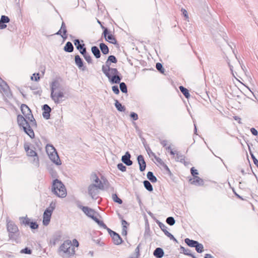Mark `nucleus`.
I'll return each instance as SVG.
<instances>
[{
    "label": "nucleus",
    "instance_id": "42",
    "mask_svg": "<svg viewBox=\"0 0 258 258\" xmlns=\"http://www.w3.org/2000/svg\"><path fill=\"white\" fill-rule=\"evenodd\" d=\"M31 252H32L31 250L29 249L27 247H26L24 249H23L21 250V253H22L31 254Z\"/></svg>",
    "mask_w": 258,
    "mask_h": 258
},
{
    "label": "nucleus",
    "instance_id": "19",
    "mask_svg": "<svg viewBox=\"0 0 258 258\" xmlns=\"http://www.w3.org/2000/svg\"><path fill=\"white\" fill-rule=\"evenodd\" d=\"M67 28L63 22L61 24L60 30L56 33V34L60 35L62 37H66Z\"/></svg>",
    "mask_w": 258,
    "mask_h": 258
},
{
    "label": "nucleus",
    "instance_id": "51",
    "mask_svg": "<svg viewBox=\"0 0 258 258\" xmlns=\"http://www.w3.org/2000/svg\"><path fill=\"white\" fill-rule=\"evenodd\" d=\"M250 131L252 135H253L254 136L257 135V131L254 128H251L250 129Z\"/></svg>",
    "mask_w": 258,
    "mask_h": 258
},
{
    "label": "nucleus",
    "instance_id": "8",
    "mask_svg": "<svg viewBox=\"0 0 258 258\" xmlns=\"http://www.w3.org/2000/svg\"><path fill=\"white\" fill-rule=\"evenodd\" d=\"M19 220L21 225L29 226L32 229H36L38 228L37 222L31 221L27 216L20 217Z\"/></svg>",
    "mask_w": 258,
    "mask_h": 258
},
{
    "label": "nucleus",
    "instance_id": "47",
    "mask_svg": "<svg viewBox=\"0 0 258 258\" xmlns=\"http://www.w3.org/2000/svg\"><path fill=\"white\" fill-rule=\"evenodd\" d=\"M190 171H191V174L194 176H195V177L197 176V175L198 174V172L197 170L195 169L194 168L192 167V168H191Z\"/></svg>",
    "mask_w": 258,
    "mask_h": 258
},
{
    "label": "nucleus",
    "instance_id": "33",
    "mask_svg": "<svg viewBox=\"0 0 258 258\" xmlns=\"http://www.w3.org/2000/svg\"><path fill=\"white\" fill-rule=\"evenodd\" d=\"M144 185L145 188L149 191H152L153 190V187L150 182L148 180L144 181Z\"/></svg>",
    "mask_w": 258,
    "mask_h": 258
},
{
    "label": "nucleus",
    "instance_id": "53",
    "mask_svg": "<svg viewBox=\"0 0 258 258\" xmlns=\"http://www.w3.org/2000/svg\"><path fill=\"white\" fill-rule=\"evenodd\" d=\"M234 119L236 120L239 123H241V118L238 116H234Z\"/></svg>",
    "mask_w": 258,
    "mask_h": 258
},
{
    "label": "nucleus",
    "instance_id": "3",
    "mask_svg": "<svg viewBox=\"0 0 258 258\" xmlns=\"http://www.w3.org/2000/svg\"><path fill=\"white\" fill-rule=\"evenodd\" d=\"M52 189L54 194L58 197L64 198L67 196V190L64 185L58 179L53 181Z\"/></svg>",
    "mask_w": 258,
    "mask_h": 258
},
{
    "label": "nucleus",
    "instance_id": "24",
    "mask_svg": "<svg viewBox=\"0 0 258 258\" xmlns=\"http://www.w3.org/2000/svg\"><path fill=\"white\" fill-rule=\"evenodd\" d=\"M100 48L102 52L104 54H107L109 52V49L107 46L104 43L100 44Z\"/></svg>",
    "mask_w": 258,
    "mask_h": 258
},
{
    "label": "nucleus",
    "instance_id": "43",
    "mask_svg": "<svg viewBox=\"0 0 258 258\" xmlns=\"http://www.w3.org/2000/svg\"><path fill=\"white\" fill-rule=\"evenodd\" d=\"M40 79V77H39V74L38 73V74H34L33 75V76L31 77V80H34L35 81H37L39 80Z\"/></svg>",
    "mask_w": 258,
    "mask_h": 258
},
{
    "label": "nucleus",
    "instance_id": "44",
    "mask_svg": "<svg viewBox=\"0 0 258 258\" xmlns=\"http://www.w3.org/2000/svg\"><path fill=\"white\" fill-rule=\"evenodd\" d=\"M117 167L121 171H125L126 170V167L122 163L118 164Z\"/></svg>",
    "mask_w": 258,
    "mask_h": 258
},
{
    "label": "nucleus",
    "instance_id": "31",
    "mask_svg": "<svg viewBox=\"0 0 258 258\" xmlns=\"http://www.w3.org/2000/svg\"><path fill=\"white\" fill-rule=\"evenodd\" d=\"M82 54L83 55L85 60L89 63H92V58H91L90 55L88 53H87L86 51H85V53L83 52V54Z\"/></svg>",
    "mask_w": 258,
    "mask_h": 258
},
{
    "label": "nucleus",
    "instance_id": "58",
    "mask_svg": "<svg viewBox=\"0 0 258 258\" xmlns=\"http://www.w3.org/2000/svg\"><path fill=\"white\" fill-rule=\"evenodd\" d=\"M170 153L171 155H174L175 154V152L172 151V150H171V151H170Z\"/></svg>",
    "mask_w": 258,
    "mask_h": 258
},
{
    "label": "nucleus",
    "instance_id": "13",
    "mask_svg": "<svg viewBox=\"0 0 258 258\" xmlns=\"http://www.w3.org/2000/svg\"><path fill=\"white\" fill-rule=\"evenodd\" d=\"M25 149L27 152V154L28 156L30 157H34V161H36L37 164H38V157L37 156V153L35 151L32 150V149H30L29 146H25Z\"/></svg>",
    "mask_w": 258,
    "mask_h": 258
},
{
    "label": "nucleus",
    "instance_id": "14",
    "mask_svg": "<svg viewBox=\"0 0 258 258\" xmlns=\"http://www.w3.org/2000/svg\"><path fill=\"white\" fill-rule=\"evenodd\" d=\"M91 177L92 180L95 182L94 185H96L98 188L102 189L103 188V185L102 183L100 180L96 173L92 174Z\"/></svg>",
    "mask_w": 258,
    "mask_h": 258
},
{
    "label": "nucleus",
    "instance_id": "26",
    "mask_svg": "<svg viewBox=\"0 0 258 258\" xmlns=\"http://www.w3.org/2000/svg\"><path fill=\"white\" fill-rule=\"evenodd\" d=\"M180 91L182 93V94L184 95L186 98L188 99L190 97V95L188 92V90L184 88V87L181 86L179 87Z\"/></svg>",
    "mask_w": 258,
    "mask_h": 258
},
{
    "label": "nucleus",
    "instance_id": "45",
    "mask_svg": "<svg viewBox=\"0 0 258 258\" xmlns=\"http://www.w3.org/2000/svg\"><path fill=\"white\" fill-rule=\"evenodd\" d=\"M130 116L134 120H137L138 119V114L135 112H132Z\"/></svg>",
    "mask_w": 258,
    "mask_h": 258
},
{
    "label": "nucleus",
    "instance_id": "28",
    "mask_svg": "<svg viewBox=\"0 0 258 258\" xmlns=\"http://www.w3.org/2000/svg\"><path fill=\"white\" fill-rule=\"evenodd\" d=\"M8 88L7 83L0 78V91L4 92L7 90Z\"/></svg>",
    "mask_w": 258,
    "mask_h": 258
},
{
    "label": "nucleus",
    "instance_id": "50",
    "mask_svg": "<svg viewBox=\"0 0 258 258\" xmlns=\"http://www.w3.org/2000/svg\"><path fill=\"white\" fill-rule=\"evenodd\" d=\"M252 158L254 164L256 165V166L258 168V160L256 159V158L252 155Z\"/></svg>",
    "mask_w": 258,
    "mask_h": 258
},
{
    "label": "nucleus",
    "instance_id": "25",
    "mask_svg": "<svg viewBox=\"0 0 258 258\" xmlns=\"http://www.w3.org/2000/svg\"><path fill=\"white\" fill-rule=\"evenodd\" d=\"M64 50L67 52H72L74 50V47L72 43L70 42H68L64 47Z\"/></svg>",
    "mask_w": 258,
    "mask_h": 258
},
{
    "label": "nucleus",
    "instance_id": "17",
    "mask_svg": "<svg viewBox=\"0 0 258 258\" xmlns=\"http://www.w3.org/2000/svg\"><path fill=\"white\" fill-rule=\"evenodd\" d=\"M131 155L127 152L125 153V154L122 157V162L125 164L126 165L130 166L133 163L132 161L130 160Z\"/></svg>",
    "mask_w": 258,
    "mask_h": 258
},
{
    "label": "nucleus",
    "instance_id": "30",
    "mask_svg": "<svg viewBox=\"0 0 258 258\" xmlns=\"http://www.w3.org/2000/svg\"><path fill=\"white\" fill-rule=\"evenodd\" d=\"M109 79L112 83H119L120 81V78L117 74L114 75Z\"/></svg>",
    "mask_w": 258,
    "mask_h": 258
},
{
    "label": "nucleus",
    "instance_id": "7",
    "mask_svg": "<svg viewBox=\"0 0 258 258\" xmlns=\"http://www.w3.org/2000/svg\"><path fill=\"white\" fill-rule=\"evenodd\" d=\"M7 229L9 232V237L13 239L16 235L19 233V229L17 225L12 221H7Z\"/></svg>",
    "mask_w": 258,
    "mask_h": 258
},
{
    "label": "nucleus",
    "instance_id": "23",
    "mask_svg": "<svg viewBox=\"0 0 258 258\" xmlns=\"http://www.w3.org/2000/svg\"><path fill=\"white\" fill-rule=\"evenodd\" d=\"M91 51L94 54V55L97 58H98L100 57V52L99 49L97 46H93L91 48Z\"/></svg>",
    "mask_w": 258,
    "mask_h": 258
},
{
    "label": "nucleus",
    "instance_id": "29",
    "mask_svg": "<svg viewBox=\"0 0 258 258\" xmlns=\"http://www.w3.org/2000/svg\"><path fill=\"white\" fill-rule=\"evenodd\" d=\"M147 178L152 182H155L157 181L156 177L154 175L153 173L149 171L147 173Z\"/></svg>",
    "mask_w": 258,
    "mask_h": 258
},
{
    "label": "nucleus",
    "instance_id": "48",
    "mask_svg": "<svg viewBox=\"0 0 258 258\" xmlns=\"http://www.w3.org/2000/svg\"><path fill=\"white\" fill-rule=\"evenodd\" d=\"M121 224H122V226H123V230H125V229H126V228L127 225H128V223H127V222L126 221H125V220H122V221H121Z\"/></svg>",
    "mask_w": 258,
    "mask_h": 258
},
{
    "label": "nucleus",
    "instance_id": "27",
    "mask_svg": "<svg viewBox=\"0 0 258 258\" xmlns=\"http://www.w3.org/2000/svg\"><path fill=\"white\" fill-rule=\"evenodd\" d=\"M185 242L190 247H195L196 245L198 244V241L191 240L189 238H186L185 239Z\"/></svg>",
    "mask_w": 258,
    "mask_h": 258
},
{
    "label": "nucleus",
    "instance_id": "22",
    "mask_svg": "<svg viewBox=\"0 0 258 258\" xmlns=\"http://www.w3.org/2000/svg\"><path fill=\"white\" fill-rule=\"evenodd\" d=\"M75 60L76 65L79 68L81 69L83 67V62L79 55H77L75 57Z\"/></svg>",
    "mask_w": 258,
    "mask_h": 258
},
{
    "label": "nucleus",
    "instance_id": "35",
    "mask_svg": "<svg viewBox=\"0 0 258 258\" xmlns=\"http://www.w3.org/2000/svg\"><path fill=\"white\" fill-rule=\"evenodd\" d=\"M163 227L162 228L161 226V229H162V230L164 232L165 234H166V235H167L168 237H169V238H170L171 239H173L174 238V236L170 233H169L167 230V227L165 226V225H163Z\"/></svg>",
    "mask_w": 258,
    "mask_h": 258
},
{
    "label": "nucleus",
    "instance_id": "52",
    "mask_svg": "<svg viewBox=\"0 0 258 258\" xmlns=\"http://www.w3.org/2000/svg\"><path fill=\"white\" fill-rule=\"evenodd\" d=\"M155 159L157 162H158L160 164H162L163 163L162 160L157 156H156V158H155Z\"/></svg>",
    "mask_w": 258,
    "mask_h": 258
},
{
    "label": "nucleus",
    "instance_id": "38",
    "mask_svg": "<svg viewBox=\"0 0 258 258\" xmlns=\"http://www.w3.org/2000/svg\"><path fill=\"white\" fill-rule=\"evenodd\" d=\"M120 89L123 93H126L127 91V87L124 83H121L120 84Z\"/></svg>",
    "mask_w": 258,
    "mask_h": 258
},
{
    "label": "nucleus",
    "instance_id": "5",
    "mask_svg": "<svg viewBox=\"0 0 258 258\" xmlns=\"http://www.w3.org/2000/svg\"><path fill=\"white\" fill-rule=\"evenodd\" d=\"M46 151L52 161L57 165L61 164V162L57 152L52 145H47L46 146Z\"/></svg>",
    "mask_w": 258,
    "mask_h": 258
},
{
    "label": "nucleus",
    "instance_id": "49",
    "mask_svg": "<svg viewBox=\"0 0 258 258\" xmlns=\"http://www.w3.org/2000/svg\"><path fill=\"white\" fill-rule=\"evenodd\" d=\"M181 11L182 12L183 15L185 17V18L186 19H188V15H187V11L185 9H181Z\"/></svg>",
    "mask_w": 258,
    "mask_h": 258
},
{
    "label": "nucleus",
    "instance_id": "15",
    "mask_svg": "<svg viewBox=\"0 0 258 258\" xmlns=\"http://www.w3.org/2000/svg\"><path fill=\"white\" fill-rule=\"evenodd\" d=\"M74 44L81 54H83V52L85 53V51H86V49L85 47V44L84 43H81L79 40H75Z\"/></svg>",
    "mask_w": 258,
    "mask_h": 258
},
{
    "label": "nucleus",
    "instance_id": "20",
    "mask_svg": "<svg viewBox=\"0 0 258 258\" xmlns=\"http://www.w3.org/2000/svg\"><path fill=\"white\" fill-rule=\"evenodd\" d=\"M98 187L95 185H91L89 187V193L91 196V197L93 198L94 196H96L97 194V188Z\"/></svg>",
    "mask_w": 258,
    "mask_h": 258
},
{
    "label": "nucleus",
    "instance_id": "1",
    "mask_svg": "<svg viewBox=\"0 0 258 258\" xmlns=\"http://www.w3.org/2000/svg\"><path fill=\"white\" fill-rule=\"evenodd\" d=\"M21 110L23 115L19 114L17 119L18 125L22 127L26 134L31 139L35 137V134L32 129L36 127L37 123L29 107L26 104H22Z\"/></svg>",
    "mask_w": 258,
    "mask_h": 258
},
{
    "label": "nucleus",
    "instance_id": "61",
    "mask_svg": "<svg viewBox=\"0 0 258 258\" xmlns=\"http://www.w3.org/2000/svg\"><path fill=\"white\" fill-rule=\"evenodd\" d=\"M1 25H5V23H1Z\"/></svg>",
    "mask_w": 258,
    "mask_h": 258
},
{
    "label": "nucleus",
    "instance_id": "41",
    "mask_svg": "<svg viewBox=\"0 0 258 258\" xmlns=\"http://www.w3.org/2000/svg\"><path fill=\"white\" fill-rule=\"evenodd\" d=\"M156 69L161 72V73H163L164 72V69L163 68L162 65L160 63H157L156 65Z\"/></svg>",
    "mask_w": 258,
    "mask_h": 258
},
{
    "label": "nucleus",
    "instance_id": "6",
    "mask_svg": "<svg viewBox=\"0 0 258 258\" xmlns=\"http://www.w3.org/2000/svg\"><path fill=\"white\" fill-rule=\"evenodd\" d=\"M55 208V202H52L49 207L44 211L43 215V224L45 226L49 224L53 211Z\"/></svg>",
    "mask_w": 258,
    "mask_h": 258
},
{
    "label": "nucleus",
    "instance_id": "32",
    "mask_svg": "<svg viewBox=\"0 0 258 258\" xmlns=\"http://www.w3.org/2000/svg\"><path fill=\"white\" fill-rule=\"evenodd\" d=\"M115 106L117 109L119 111H124L125 107L122 106L117 100L115 101Z\"/></svg>",
    "mask_w": 258,
    "mask_h": 258
},
{
    "label": "nucleus",
    "instance_id": "21",
    "mask_svg": "<svg viewBox=\"0 0 258 258\" xmlns=\"http://www.w3.org/2000/svg\"><path fill=\"white\" fill-rule=\"evenodd\" d=\"M154 255L157 258H161L164 255V251L161 248H157L154 251Z\"/></svg>",
    "mask_w": 258,
    "mask_h": 258
},
{
    "label": "nucleus",
    "instance_id": "36",
    "mask_svg": "<svg viewBox=\"0 0 258 258\" xmlns=\"http://www.w3.org/2000/svg\"><path fill=\"white\" fill-rule=\"evenodd\" d=\"M109 62L116 63L117 59L114 55H110L108 58V59L106 61V64H108Z\"/></svg>",
    "mask_w": 258,
    "mask_h": 258
},
{
    "label": "nucleus",
    "instance_id": "9",
    "mask_svg": "<svg viewBox=\"0 0 258 258\" xmlns=\"http://www.w3.org/2000/svg\"><path fill=\"white\" fill-rule=\"evenodd\" d=\"M101 28L103 29L102 34L104 36L105 40L113 44H117V40L111 32L108 31V30L103 25H101Z\"/></svg>",
    "mask_w": 258,
    "mask_h": 258
},
{
    "label": "nucleus",
    "instance_id": "56",
    "mask_svg": "<svg viewBox=\"0 0 258 258\" xmlns=\"http://www.w3.org/2000/svg\"><path fill=\"white\" fill-rule=\"evenodd\" d=\"M148 154H149V155L152 156L154 158H156V157L157 156L156 154L151 150H150V152H148Z\"/></svg>",
    "mask_w": 258,
    "mask_h": 258
},
{
    "label": "nucleus",
    "instance_id": "40",
    "mask_svg": "<svg viewBox=\"0 0 258 258\" xmlns=\"http://www.w3.org/2000/svg\"><path fill=\"white\" fill-rule=\"evenodd\" d=\"M166 222L167 223V224H168L169 225L172 226L175 223V220L174 219V218L172 217H169L168 218H167L166 219Z\"/></svg>",
    "mask_w": 258,
    "mask_h": 258
},
{
    "label": "nucleus",
    "instance_id": "10",
    "mask_svg": "<svg viewBox=\"0 0 258 258\" xmlns=\"http://www.w3.org/2000/svg\"><path fill=\"white\" fill-rule=\"evenodd\" d=\"M102 70L103 73L108 78L110 79L112 76L117 75L118 73L117 70L115 68H110L109 65L102 66Z\"/></svg>",
    "mask_w": 258,
    "mask_h": 258
},
{
    "label": "nucleus",
    "instance_id": "16",
    "mask_svg": "<svg viewBox=\"0 0 258 258\" xmlns=\"http://www.w3.org/2000/svg\"><path fill=\"white\" fill-rule=\"evenodd\" d=\"M138 162L140 166V170L141 171H143L145 170L146 164L143 155H139L138 157Z\"/></svg>",
    "mask_w": 258,
    "mask_h": 258
},
{
    "label": "nucleus",
    "instance_id": "54",
    "mask_svg": "<svg viewBox=\"0 0 258 258\" xmlns=\"http://www.w3.org/2000/svg\"><path fill=\"white\" fill-rule=\"evenodd\" d=\"M148 154H149V155L152 156L154 158H156V157L157 156L156 154L151 150H150V152H148Z\"/></svg>",
    "mask_w": 258,
    "mask_h": 258
},
{
    "label": "nucleus",
    "instance_id": "34",
    "mask_svg": "<svg viewBox=\"0 0 258 258\" xmlns=\"http://www.w3.org/2000/svg\"><path fill=\"white\" fill-rule=\"evenodd\" d=\"M196 251L199 253H202L204 251V246L203 244L198 242V244L196 245L195 247Z\"/></svg>",
    "mask_w": 258,
    "mask_h": 258
},
{
    "label": "nucleus",
    "instance_id": "18",
    "mask_svg": "<svg viewBox=\"0 0 258 258\" xmlns=\"http://www.w3.org/2000/svg\"><path fill=\"white\" fill-rule=\"evenodd\" d=\"M43 116L44 118L48 119L50 116V107L47 104H45L43 107Z\"/></svg>",
    "mask_w": 258,
    "mask_h": 258
},
{
    "label": "nucleus",
    "instance_id": "11",
    "mask_svg": "<svg viewBox=\"0 0 258 258\" xmlns=\"http://www.w3.org/2000/svg\"><path fill=\"white\" fill-rule=\"evenodd\" d=\"M51 95L54 101L57 103L61 101L63 97V93L62 92L54 88H52Z\"/></svg>",
    "mask_w": 258,
    "mask_h": 258
},
{
    "label": "nucleus",
    "instance_id": "39",
    "mask_svg": "<svg viewBox=\"0 0 258 258\" xmlns=\"http://www.w3.org/2000/svg\"><path fill=\"white\" fill-rule=\"evenodd\" d=\"M112 198L114 202L119 204H122V200L120 198H119L116 194H114L112 195Z\"/></svg>",
    "mask_w": 258,
    "mask_h": 258
},
{
    "label": "nucleus",
    "instance_id": "2",
    "mask_svg": "<svg viewBox=\"0 0 258 258\" xmlns=\"http://www.w3.org/2000/svg\"><path fill=\"white\" fill-rule=\"evenodd\" d=\"M79 242L76 239H73L72 242L70 240L64 241L59 248V252L70 257L75 253V247H78Z\"/></svg>",
    "mask_w": 258,
    "mask_h": 258
},
{
    "label": "nucleus",
    "instance_id": "57",
    "mask_svg": "<svg viewBox=\"0 0 258 258\" xmlns=\"http://www.w3.org/2000/svg\"><path fill=\"white\" fill-rule=\"evenodd\" d=\"M205 258H212V256L210 254H206Z\"/></svg>",
    "mask_w": 258,
    "mask_h": 258
},
{
    "label": "nucleus",
    "instance_id": "46",
    "mask_svg": "<svg viewBox=\"0 0 258 258\" xmlns=\"http://www.w3.org/2000/svg\"><path fill=\"white\" fill-rule=\"evenodd\" d=\"M112 90L113 91V92L116 94H119V89H118V88L117 86H114L112 87Z\"/></svg>",
    "mask_w": 258,
    "mask_h": 258
},
{
    "label": "nucleus",
    "instance_id": "60",
    "mask_svg": "<svg viewBox=\"0 0 258 258\" xmlns=\"http://www.w3.org/2000/svg\"><path fill=\"white\" fill-rule=\"evenodd\" d=\"M97 22L101 26V25H102L101 23V22L100 21L98 20Z\"/></svg>",
    "mask_w": 258,
    "mask_h": 258
},
{
    "label": "nucleus",
    "instance_id": "59",
    "mask_svg": "<svg viewBox=\"0 0 258 258\" xmlns=\"http://www.w3.org/2000/svg\"><path fill=\"white\" fill-rule=\"evenodd\" d=\"M136 251L137 252H138V253H139V246L136 248Z\"/></svg>",
    "mask_w": 258,
    "mask_h": 258
},
{
    "label": "nucleus",
    "instance_id": "4",
    "mask_svg": "<svg viewBox=\"0 0 258 258\" xmlns=\"http://www.w3.org/2000/svg\"><path fill=\"white\" fill-rule=\"evenodd\" d=\"M83 211L89 217L93 219L100 226L104 228H107L106 225L102 221L99 219V215L94 210L90 209L87 207H83L82 208Z\"/></svg>",
    "mask_w": 258,
    "mask_h": 258
},
{
    "label": "nucleus",
    "instance_id": "12",
    "mask_svg": "<svg viewBox=\"0 0 258 258\" xmlns=\"http://www.w3.org/2000/svg\"><path fill=\"white\" fill-rule=\"evenodd\" d=\"M108 231L111 237H112L113 243L115 244L118 245L122 243V238L120 237L118 234L116 233L115 232L111 230L109 228H108Z\"/></svg>",
    "mask_w": 258,
    "mask_h": 258
},
{
    "label": "nucleus",
    "instance_id": "55",
    "mask_svg": "<svg viewBox=\"0 0 258 258\" xmlns=\"http://www.w3.org/2000/svg\"><path fill=\"white\" fill-rule=\"evenodd\" d=\"M148 154H149V155L152 156L154 158H156V157L157 156L156 154L151 150H150V152H148Z\"/></svg>",
    "mask_w": 258,
    "mask_h": 258
},
{
    "label": "nucleus",
    "instance_id": "37",
    "mask_svg": "<svg viewBox=\"0 0 258 258\" xmlns=\"http://www.w3.org/2000/svg\"><path fill=\"white\" fill-rule=\"evenodd\" d=\"M203 182V180H202V179H201V178H200L198 176L195 177V178H194V180L192 181V183H194L195 184L198 183L199 184H202Z\"/></svg>",
    "mask_w": 258,
    "mask_h": 258
}]
</instances>
